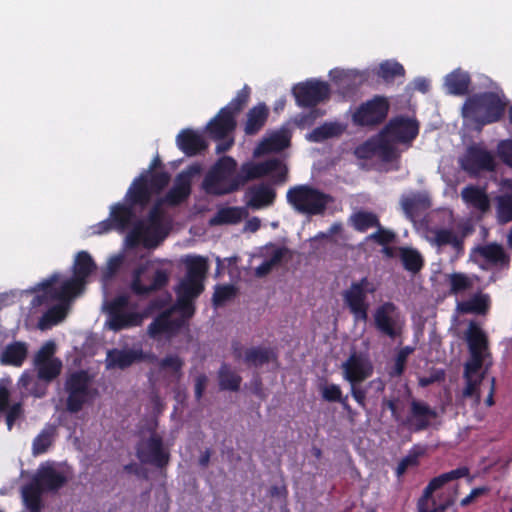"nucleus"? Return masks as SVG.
Segmentation results:
<instances>
[{
  "label": "nucleus",
  "mask_w": 512,
  "mask_h": 512,
  "mask_svg": "<svg viewBox=\"0 0 512 512\" xmlns=\"http://www.w3.org/2000/svg\"><path fill=\"white\" fill-rule=\"evenodd\" d=\"M68 479L51 464H41L28 484L22 488L24 505L30 512H41L43 508L42 494L57 492Z\"/></svg>",
  "instance_id": "nucleus-1"
},
{
  "label": "nucleus",
  "mask_w": 512,
  "mask_h": 512,
  "mask_svg": "<svg viewBox=\"0 0 512 512\" xmlns=\"http://www.w3.org/2000/svg\"><path fill=\"white\" fill-rule=\"evenodd\" d=\"M236 170V160L231 156H222L205 174L201 184L203 191L216 197L239 191Z\"/></svg>",
  "instance_id": "nucleus-2"
},
{
  "label": "nucleus",
  "mask_w": 512,
  "mask_h": 512,
  "mask_svg": "<svg viewBox=\"0 0 512 512\" xmlns=\"http://www.w3.org/2000/svg\"><path fill=\"white\" fill-rule=\"evenodd\" d=\"M507 106L505 96L496 92H482L467 98L462 111L482 124H491L502 119Z\"/></svg>",
  "instance_id": "nucleus-3"
},
{
  "label": "nucleus",
  "mask_w": 512,
  "mask_h": 512,
  "mask_svg": "<svg viewBox=\"0 0 512 512\" xmlns=\"http://www.w3.org/2000/svg\"><path fill=\"white\" fill-rule=\"evenodd\" d=\"M330 86L325 81L317 79H309L305 82L298 83L293 88V94L296 103L300 107L313 108L311 111L299 116L298 124L301 126H310L321 115L315 107L329 99Z\"/></svg>",
  "instance_id": "nucleus-4"
},
{
  "label": "nucleus",
  "mask_w": 512,
  "mask_h": 512,
  "mask_svg": "<svg viewBox=\"0 0 512 512\" xmlns=\"http://www.w3.org/2000/svg\"><path fill=\"white\" fill-rule=\"evenodd\" d=\"M286 199L295 211L310 216L323 215L334 201L330 194L307 184L290 187Z\"/></svg>",
  "instance_id": "nucleus-5"
},
{
  "label": "nucleus",
  "mask_w": 512,
  "mask_h": 512,
  "mask_svg": "<svg viewBox=\"0 0 512 512\" xmlns=\"http://www.w3.org/2000/svg\"><path fill=\"white\" fill-rule=\"evenodd\" d=\"M250 93V87L244 85L237 95L209 121L206 129L212 139L223 140L235 130L237 125L235 116L248 103Z\"/></svg>",
  "instance_id": "nucleus-6"
},
{
  "label": "nucleus",
  "mask_w": 512,
  "mask_h": 512,
  "mask_svg": "<svg viewBox=\"0 0 512 512\" xmlns=\"http://www.w3.org/2000/svg\"><path fill=\"white\" fill-rule=\"evenodd\" d=\"M92 377L86 370L74 371L67 375L64 390L67 393L65 401L69 413L80 412L84 405L91 401L96 390L91 387Z\"/></svg>",
  "instance_id": "nucleus-7"
},
{
  "label": "nucleus",
  "mask_w": 512,
  "mask_h": 512,
  "mask_svg": "<svg viewBox=\"0 0 512 512\" xmlns=\"http://www.w3.org/2000/svg\"><path fill=\"white\" fill-rule=\"evenodd\" d=\"M470 353L469 360L465 363L466 372H479L483 366L488 369L492 366V353L489 348V339L484 330L475 322H470L465 333Z\"/></svg>",
  "instance_id": "nucleus-8"
},
{
  "label": "nucleus",
  "mask_w": 512,
  "mask_h": 512,
  "mask_svg": "<svg viewBox=\"0 0 512 512\" xmlns=\"http://www.w3.org/2000/svg\"><path fill=\"white\" fill-rule=\"evenodd\" d=\"M273 174L274 183L282 184L287 181L288 168L278 158H271L263 162H244L237 175L239 190L249 181L263 178Z\"/></svg>",
  "instance_id": "nucleus-9"
},
{
  "label": "nucleus",
  "mask_w": 512,
  "mask_h": 512,
  "mask_svg": "<svg viewBox=\"0 0 512 512\" xmlns=\"http://www.w3.org/2000/svg\"><path fill=\"white\" fill-rule=\"evenodd\" d=\"M169 280L170 272L167 269L153 268L145 263L134 269L130 288L137 296H147L166 288Z\"/></svg>",
  "instance_id": "nucleus-10"
},
{
  "label": "nucleus",
  "mask_w": 512,
  "mask_h": 512,
  "mask_svg": "<svg viewBox=\"0 0 512 512\" xmlns=\"http://www.w3.org/2000/svg\"><path fill=\"white\" fill-rule=\"evenodd\" d=\"M376 286L369 281L367 277H363L358 281L352 282L350 287L344 291L343 300L351 314L357 321L366 322L368 319L369 304L367 295L374 294Z\"/></svg>",
  "instance_id": "nucleus-11"
},
{
  "label": "nucleus",
  "mask_w": 512,
  "mask_h": 512,
  "mask_svg": "<svg viewBox=\"0 0 512 512\" xmlns=\"http://www.w3.org/2000/svg\"><path fill=\"white\" fill-rule=\"evenodd\" d=\"M373 323L379 334L395 340L403 334L405 320L398 307L390 301L379 305L373 314Z\"/></svg>",
  "instance_id": "nucleus-12"
},
{
  "label": "nucleus",
  "mask_w": 512,
  "mask_h": 512,
  "mask_svg": "<svg viewBox=\"0 0 512 512\" xmlns=\"http://www.w3.org/2000/svg\"><path fill=\"white\" fill-rule=\"evenodd\" d=\"M129 302V296L122 294L114 297L107 304L108 326L111 330L118 332L142 324L143 317L140 313L126 311Z\"/></svg>",
  "instance_id": "nucleus-13"
},
{
  "label": "nucleus",
  "mask_w": 512,
  "mask_h": 512,
  "mask_svg": "<svg viewBox=\"0 0 512 512\" xmlns=\"http://www.w3.org/2000/svg\"><path fill=\"white\" fill-rule=\"evenodd\" d=\"M58 279L59 275L53 274L39 284L43 291L41 295L37 296L39 303L59 300L60 302L67 304L71 298L80 294L84 290L85 284L74 276L65 280L59 287H55V283Z\"/></svg>",
  "instance_id": "nucleus-14"
},
{
  "label": "nucleus",
  "mask_w": 512,
  "mask_h": 512,
  "mask_svg": "<svg viewBox=\"0 0 512 512\" xmlns=\"http://www.w3.org/2000/svg\"><path fill=\"white\" fill-rule=\"evenodd\" d=\"M389 109L387 98L376 95L356 108L352 114V122L359 127H376L385 121Z\"/></svg>",
  "instance_id": "nucleus-15"
},
{
  "label": "nucleus",
  "mask_w": 512,
  "mask_h": 512,
  "mask_svg": "<svg viewBox=\"0 0 512 512\" xmlns=\"http://www.w3.org/2000/svg\"><path fill=\"white\" fill-rule=\"evenodd\" d=\"M136 457L142 464H149L158 469L165 468L170 462V452L164 447L163 438L156 431L137 443Z\"/></svg>",
  "instance_id": "nucleus-16"
},
{
  "label": "nucleus",
  "mask_w": 512,
  "mask_h": 512,
  "mask_svg": "<svg viewBox=\"0 0 512 512\" xmlns=\"http://www.w3.org/2000/svg\"><path fill=\"white\" fill-rule=\"evenodd\" d=\"M418 134L419 123L417 120L400 115L387 122L380 136L394 143L410 145Z\"/></svg>",
  "instance_id": "nucleus-17"
},
{
  "label": "nucleus",
  "mask_w": 512,
  "mask_h": 512,
  "mask_svg": "<svg viewBox=\"0 0 512 512\" xmlns=\"http://www.w3.org/2000/svg\"><path fill=\"white\" fill-rule=\"evenodd\" d=\"M199 171L198 165H192L186 171L177 174L173 186L161 199V203L175 207L185 202L191 195L192 177Z\"/></svg>",
  "instance_id": "nucleus-18"
},
{
  "label": "nucleus",
  "mask_w": 512,
  "mask_h": 512,
  "mask_svg": "<svg viewBox=\"0 0 512 512\" xmlns=\"http://www.w3.org/2000/svg\"><path fill=\"white\" fill-rule=\"evenodd\" d=\"M437 416L436 410L426 402L413 399L410 402L409 413L405 417V428L414 433L427 430Z\"/></svg>",
  "instance_id": "nucleus-19"
},
{
  "label": "nucleus",
  "mask_w": 512,
  "mask_h": 512,
  "mask_svg": "<svg viewBox=\"0 0 512 512\" xmlns=\"http://www.w3.org/2000/svg\"><path fill=\"white\" fill-rule=\"evenodd\" d=\"M461 166L467 173L476 175L481 171H494L496 164L491 152L480 146L472 145L467 149Z\"/></svg>",
  "instance_id": "nucleus-20"
},
{
  "label": "nucleus",
  "mask_w": 512,
  "mask_h": 512,
  "mask_svg": "<svg viewBox=\"0 0 512 512\" xmlns=\"http://www.w3.org/2000/svg\"><path fill=\"white\" fill-rule=\"evenodd\" d=\"M471 257L476 262L477 258H480L490 266L499 269H508L510 266V255L501 244L496 242L474 247L471 251Z\"/></svg>",
  "instance_id": "nucleus-21"
},
{
  "label": "nucleus",
  "mask_w": 512,
  "mask_h": 512,
  "mask_svg": "<svg viewBox=\"0 0 512 512\" xmlns=\"http://www.w3.org/2000/svg\"><path fill=\"white\" fill-rule=\"evenodd\" d=\"M344 378L350 383H362L373 373L371 363L356 352L352 353L342 364Z\"/></svg>",
  "instance_id": "nucleus-22"
},
{
  "label": "nucleus",
  "mask_w": 512,
  "mask_h": 512,
  "mask_svg": "<svg viewBox=\"0 0 512 512\" xmlns=\"http://www.w3.org/2000/svg\"><path fill=\"white\" fill-rule=\"evenodd\" d=\"M247 207L252 210H259L274 204L276 191L270 185L260 183L250 186L244 195Z\"/></svg>",
  "instance_id": "nucleus-23"
},
{
  "label": "nucleus",
  "mask_w": 512,
  "mask_h": 512,
  "mask_svg": "<svg viewBox=\"0 0 512 512\" xmlns=\"http://www.w3.org/2000/svg\"><path fill=\"white\" fill-rule=\"evenodd\" d=\"M184 325L183 319H172L171 310H166L159 314L149 325L148 334L155 338L163 334L175 335Z\"/></svg>",
  "instance_id": "nucleus-24"
},
{
  "label": "nucleus",
  "mask_w": 512,
  "mask_h": 512,
  "mask_svg": "<svg viewBox=\"0 0 512 512\" xmlns=\"http://www.w3.org/2000/svg\"><path fill=\"white\" fill-rule=\"evenodd\" d=\"M144 359L141 349H111L107 352V367L126 369L132 364Z\"/></svg>",
  "instance_id": "nucleus-25"
},
{
  "label": "nucleus",
  "mask_w": 512,
  "mask_h": 512,
  "mask_svg": "<svg viewBox=\"0 0 512 512\" xmlns=\"http://www.w3.org/2000/svg\"><path fill=\"white\" fill-rule=\"evenodd\" d=\"M178 148L187 156H195L208 147L205 139L192 129H183L176 138Z\"/></svg>",
  "instance_id": "nucleus-26"
},
{
  "label": "nucleus",
  "mask_w": 512,
  "mask_h": 512,
  "mask_svg": "<svg viewBox=\"0 0 512 512\" xmlns=\"http://www.w3.org/2000/svg\"><path fill=\"white\" fill-rule=\"evenodd\" d=\"M496 217L499 224L512 222V179L501 181V194L496 197Z\"/></svg>",
  "instance_id": "nucleus-27"
},
{
  "label": "nucleus",
  "mask_w": 512,
  "mask_h": 512,
  "mask_svg": "<svg viewBox=\"0 0 512 512\" xmlns=\"http://www.w3.org/2000/svg\"><path fill=\"white\" fill-rule=\"evenodd\" d=\"M27 356V344L22 341H14L3 349L0 354V361L3 365L21 367Z\"/></svg>",
  "instance_id": "nucleus-28"
},
{
  "label": "nucleus",
  "mask_w": 512,
  "mask_h": 512,
  "mask_svg": "<svg viewBox=\"0 0 512 512\" xmlns=\"http://www.w3.org/2000/svg\"><path fill=\"white\" fill-rule=\"evenodd\" d=\"M290 144V138L284 132H275L271 136L264 138L255 147L254 157H260L272 152H280Z\"/></svg>",
  "instance_id": "nucleus-29"
},
{
  "label": "nucleus",
  "mask_w": 512,
  "mask_h": 512,
  "mask_svg": "<svg viewBox=\"0 0 512 512\" xmlns=\"http://www.w3.org/2000/svg\"><path fill=\"white\" fill-rule=\"evenodd\" d=\"M268 116L269 109L264 103H259L249 109L244 126L245 134L249 136L257 134L266 124Z\"/></svg>",
  "instance_id": "nucleus-30"
},
{
  "label": "nucleus",
  "mask_w": 512,
  "mask_h": 512,
  "mask_svg": "<svg viewBox=\"0 0 512 512\" xmlns=\"http://www.w3.org/2000/svg\"><path fill=\"white\" fill-rule=\"evenodd\" d=\"M152 192L147 176L141 175L131 184L127 192V197L132 206H145L149 203Z\"/></svg>",
  "instance_id": "nucleus-31"
},
{
  "label": "nucleus",
  "mask_w": 512,
  "mask_h": 512,
  "mask_svg": "<svg viewBox=\"0 0 512 512\" xmlns=\"http://www.w3.org/2000/svg\"><path fill=\"white\" fill-rule=\"evenodd\" d=\"M470 84V75L461 69H456L445 77V86L451 95L464 96L468 94Z\"/></svg>",
  "instance_id": "nucleus-32"
},
{
  "label": "nucleus",
  "mask_w": 512,
  "mask_h": 512,
  "mask_svg": "<svg viewBox=\"0 0 512 512\" xmlns=\"http://www.w3.org/2000/svg\"><path fill=\"white\" fill-rule=\"evenodd\" d=\"M469 472L470 471L468 467L461 466L449 472L442 473L429 481L422 495L427 497H433V493L438 489L442 488L445 484L457 480L459 478L466 477L469 475Z\"/></svg>",
  "instance_id": "nucleus-33"
},
{
  "label": "nucleus",
  "mask_w": 512,
  "mask_h": 512,
  "mask_svg": "<svg viewBox=\"0 0 512 512\" xmlns=\"http://www.w3.org/2000/svg\"><path fill=\"white\" fill-rule=\"evenodd\" d=\"M465 203L481 212H486L490 208V200L486 192L473 185L465 187L461 192Z\"/></svg>",
  "instance_id": "nucleus-34"
},
{
  "label": "nucleus",
  "mask_w": 512,
  "mask_h": 512,
  "mask_svg": "<svg viewBox=\"0 0 512 512\" xmlns=\"http://www.w3.org/2000/svg\"><path fill=\"white\" fill-rule=\"evenodd\" d=\"M458 309L462 313L485 315L490 309V296L482 292L475 293L470 299L459 303Z\"/></svg>",
  "instance_id": "nucleus-35"
},
{
  "label": "nucleus",
  "mask_w": 512,
  "mask_h": 512,
  "mask_svg": "<svg viewBox=\"0 0 512 512\" xmlns=\"http://www.w3.org/2000/svg\"><path fill=\"white\" fill-rule=\"evenodd\" d=\"M96 270V264L86 251L77 253L73 265V276L86 285L87 278Z\"/></svg>",
  "instance_id": "nucleus-36"
},
{
  "label": "nucleus",
  "mask_w": 512,
  "mask_h": 512,
  "mask_svg": "<svg viewBox=\"0 0 512 512\" xmlns=\"http://www.w3.org/2000/svg\"><path fill=\"white\" fill-rule=\"evenodd\" d=\"M134 217L132 205L127 206L117 203L111 207L110 219L113 221L115 230L124 232L130 226Z\"/></svg>",
  "instance_id": "nucleus-37"
},
{
  "label": "nucleus",
  "mask_w": 512,
  "mask_h": 512,
  "mask_svg": "<svg viewBox=\"0 0 512 512\" xmlns=\"http://www.w3.org/2000/svg\"><path fill=\"white\" fill-rule=\"evenodd\" d=\"M141 241L145 247L152 248L158 245V243L161 241V237H152L148 233V229H144V223L138 222L129 232L127 236V242L131 247H135Z\"/></svg>",
  "instance_id": "nucleus-38"
},
{
  "label": "nucleus",
  "mask_w": 512,
  "mask_h": 512,
  "mask_svg": "<svg viewBox=\"0 0 512 512\" xmlns=\"http://www.w3.org/2000/svg\"><path fill=\"white\" fill-rule=\"evenodd\" d=\"M245 216L241 207H223L210 219L211 225L238 224Z\"/></svg>",
  "instance_id": "nucleus-39"
},
{
  "label": "nucleus",
  "mask_w": 512,
  "mask_h": 512,
  "mask_svg": "<svg viewBox=\"0 0 512 512\" xmlns=\"http://www.w3.org/2000/svg\"><path fill=\"white\" fill-rule=\"evenodd\" d=\"M399 257L404 269L410 273L416 274L420 272L424 266V259L422 255L414 248H400Z\"/></svg>",
  "instance_id": "nucleus-40"
},
{
  "label": "nucleus",
  "mask_w": 512,
  "mask_h": 512,
  "mask_svg": "<svg viewBox=\"0 0 512 512\" xmlns=\"http://www.w3.org/2000/svg\"><path fill=\"white\" fill-rule=\"evenodd\" d=\"M219 387L223 391L237 392L240 389L242 378L230 366L223 363L218 371Z\"/></svg>",
  "instance_id": "nucleus-41"
},
{
  "label": "nucleus",
  "mask_w": 512,
  "mask_h": 512,
  "mask_svg": "<svg viewBox=\"0 0 512 512\" xmlns=\"http://www.w3.org/2000/svg\"><path fill=\"white\" fill-rule=\"evenodd\" d=\"M274 356L270 348L251 347L244 353V362L249 366L260 367L270 362Z\"/></svg>",
  "instance_id": "nucleus-42"
},
{
  "label": "nucleus",
  "mask_w": 512,
  "mask_h": 512,
  "mask_svg": "<svg viewBox=\"0 0 512 512\" xmlns=\"http://www.w3.org/2000/svg\"><path fill=\"white\" fill-rule=\"evenodd\" d=\"M67 315V304L59 303L50 307L40 318L39 327L41 329L50 328L65 319Z\"/></svg>",
  "instance_id": "nucleus-43"
},
{
  "label": "nucleus",
  "mask_w": 512,
  "mask_h": 512,
  "mask_svg": "<svg viewBox=\"0 0 512 512\" xmlns=\"http://www.w3.org/2000/svg\"><path fill=\"white\" fill-rule=\"evenodd\" d=\"M377 75L386 83L393 82L397 77H404L405 69L403 65L395 60H386L380 63Z\"/></svg>",
  "instance_id": "nucleus-44"
},
{
  "label": "nucleus",
  "mask_w": 512,
  "mask_h": 512,
  "mask_svg": "<svg viewBox=\"0 0 512 512\" xmlns=\"http://www.w3.org/2000/svg\"><path fill=\"white\" fill-rule=\"evenodd\" d=\"M55 429L52 426L44 428L33 440L32 453L34 456L44 454L53 444Z\"/></svg>",
  "instance_id": "nucleus-45"
},
{
  "label": "nucleus",
  "mask_w": 512,
  "mask_h": 512,
  "mask_svg": "<svg viewBox=\"0 0 512 512\" xmlns=\"http://www.w3.org/2000/svg\"><path fill=\"white\" fill-rule=\"evenodd\" d=\"M187 277L203 282L208 271L207 259L202 256L189 257L186 260Z\"/></svg>",
  "instance_id": "nucleus-46"
},
{
  "label": "nucleus",
  "mask_w": 512,
  "mask_h": 512,
  "mask_svg": "<svg viewBox=\"0 0 512 512\" xmlns=\"http://www.w3.org/2000/svg\"><path fill=\"white\" fill-rule=\"evenodd\" d=\"M434 242L439 247L451 245L458 253L463 251V240L449 229L442 228L436 230Z\"/></svg>",
  "instance_id": "nucleus-47"
},
{
  "label": "nucleus",
  "mask_w": 512,
  "mask_h": 512,
  "mask_svg": "<svg viewBox=\"0 0 512 512\" xmlns=\"http://www.w3.org/2000/svg\"><path fill=\"white\" fill-rule=\"evenodd\" d=\"M203 290L204 284L202 281L186 277V279L179 284L176 293L179 297L195 300Z\"/></svg>",
  "instance_id": "nucleus-48"
},
{
  "label": "nucleus",
  "mask_w": 512,
  "mask_h": 512,
  "mask_svg": "<svg viewBox=\"0 0 512 512\" xmlns=\"http://www.w3.org/2000/svg\"><path fill=\"white\" fill-rule=\"evenodd\" d=\"M35 367L37 369L38 378L49 383L60 375L62 370V362L60 359L54 358L53 361L36 365Z\"/></svg>",
  "instance_id": "nucleus-49"
},
{
  "label": "nucleus",
  "mask_w": 512,
  "mask_h": 512,
  "mask_svg": "<svg viewBox=\"0 0 512 512\" xmlns=\"http://www.w3.org/2000/svg\"><path fill=\"white\" fill-rule=\"evenodd\" d=\"M162 211L160 204H156L151 208L148 215V224H144V229H148V233L152 237H161V241L164 239L165 234L162 231Z\"/></svg>",
  "instance_id": "nucleus-50"
},
{
  "label": "nucleus",
  "mask_w": 512,
  "mask_h": 512,
  "mask_svg": "<svg viewBox=\"0 0 512 512\" xmlns=\"http://www.w3.org/2000/svg\"><path fill=\"white\" fill-rule=\"evenodd\" d=\"M453 502V497L444 502H437L434 497L422 495L417 502V512H444Z\"/></svg>",
  "instance_id": "nucleus-51"
},
{
  "label": "nucleus",
  "mask_w": 512,
  "mask_h": 512,
  "mask_svg": "<svg viewBox=\"0 0 512 512\" xmlns=\"http://www.w3.org/2000/svg\"><path fill=\"white\" fill-rule=\"evenodd\" d=\"M450 294L458 295L470 290L473 287V279L461 272H454L448 275Z\"/></svg>",
  "instance_id": "nucleus-52"
},
{
  "label": "nucleus",
  "mask_w": 512,
  "mask_h": 512,
  "mask_svg": "<svg viewBox=\"0 0 512 512\" xmlns=\"http://www.w3.org/2000/svg\"><path fill=\"white\" fill-rule=\"evenodd\" d=\"M341 133V128L335 123H324L323 125L316 127L309 134L308 139L312 142H322L326 139L337 136Z\"/></svg>",
  "instance_id": "nucleus-53"
},
{
  "label": "nucleus",
  "mask_w": 512,
  "mask_h": 512,
  "mask_svg": "<svg viewBox=\"0 0 512 512\" xmlns=\"http://www.w3.org/2000/svg\"><path fill=\"white\" fill-rule=\"evenodd\" d=\"M353 226L359 232H365L372 227H380L378 217L371 212L359 211L352 217Z\"/></svg>",
  "instance_id": "nucleus-54"
},
{
  "label": "nucleus",
  "mask_w": 512,
  "mask_h": 512,
  "mask_svg": "<svg viewBox=\"0 0 512 512\" xmlns=\"http://www.w3.org/2000/svg\"><path fill=\"white\" fill-rule=\"evenodd\" d=\"M415 348L412 346L402 347L396 354L395 363L390 372L392 377H400L403 375L408 357L414 352Z\"/></svg>",
  "instance_id": "nucleus-55"
},
{
  "label": "nucleus",
  "mask_w": 512,
  "mask_h": 512,
  "mask_svg": "<svg viewBox=\"0 0 512 512\" xmlns=\"http://www.w3.org/2000/svg\"><path fill=\"white\" fill-rule=\"evenodd\" d=\"M264 249L265 253H263V256L267 257L265 260L274 268L278 266L289 253L287 247H276L273 243L266 245Z\"/></svg>",
  "instance_id": "nucleus-56"
},
{
  "label": "nucleus",
  "mask_w": 512,
  "mask_h": 512,
  "mask_svg": "<svg viewBox=\"0 0 512 512\" xmlns=\"http://www.w3.org/2000/svg\"><path fill=\"white\" fill-rule=\"evenodd\" d=\"M236 295V289L232 285H217L213 293L212 302L214 307H221Z\"/></svg>",
  "instance_id": "nucleus-57"
},
{
  "label": "nucleus",
  "mask_w": 512,
  "mask_h": 512,
  "mask_svg": "<svg viewBox=\"0 0 512 512\" xmlns=\"http://www.w3.org/2000/svg\"><path fill=\"white\" fill-rule=\"evenodd\" d=\"M424 200L419 195L405 196L401 199V206L404 214L410 220L417 215Z\"/></svg>",
  "instance_id": "nucleus-58"
},
{
  "label": "nucleus",
  "mask_w": 512,
  "mask_h": 512,
  "mask_svg": "<svg viewBox=\"0 0 512 512\" xmlns=\"http://www.w3.org/2000/svg\"><path fill=\"white\" fill-rule=\"evenodd\" d=\"M478 372H466V365H464V379L465 387L463 389V396L473 397L478 396V387L481 383L482 376L480 378H474Z\"/></svg>",
  "instance_id": "nucleus-59"
},
{
  "label": "nucleus",
  "mask_w": 512,
  "mask_h": 512,
  "mask_svg": "<svg viewBox=\"0 0 512 512\" xmlns=\"http://www.w3.org/2000/svg\"><path fill=\"white\" fill-rule=\"evenodd\" d=\"M56 350L55 343L52 341L46 342L35 354L34 365H40L54 360V353Z\"/></svg>",
  "instance_id": "nucleus-60"
},
{
  "label": "nucleus",
  "mask_w": 512,
  "mask_h": 512,
  "mask_svg": "<svg viewBox=\"0 0 512 512\" xmlns=\"http://www.w3.org/2000/svg\"><path fill=\"white\" fill-rule=\"evenodd\" d=\"M170 182V174L166 171L152 173L148 183L154 193L161 192Z\"/></svg>",
  "instance_id": "nucleus-61"
},
{
  "label": "nucleus",
  "mask_w": 512,
  "mask_h": 512,
  "mask_svg": "<svg viewBox=\"0 0 512 512\" xmlns=\"http://www.w3.org/2000/svg\"><path fill=\"white\" fill-rule=\"evenodd\" d=\"M184 362L178 355H168L161 359L159 368L161 370H171L174 374L180 375Z\"/></svg>",
  "instance_id": "nucleus-62"
},
{
  "label": "nucleus",
  "mask_w": 512,
  "mask_h": 512,
  "mask_svg": "<svg viewBox=\"0 0 512 512\" xmlns=\"http://www.w3.org/2000/svg\"><path fill=\"white\" fill-rule=\"evenodd\" d=\"M320 391L322 398L328 402H338L343 396L340 386L333 383L323 385Z\"/></svg>",
  "instance_id": "nucleus-63"
},
{
  "label": "nucleus",
  "mask_w": 512,
  "mask_h": 512,
  "mask_svg": "<svg viewBox=\"0 0 512 512\" xmlns=\"http://www.w3.org/2000/svg\"><path fill=\"white\" fill-rule=\"evenodd\" d=\"M498 156L503 163L512 167V140H503L497 147Z\"/></svg>",
  "instance_id": "nucleus-64"
}]
</instances>
